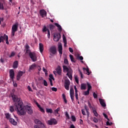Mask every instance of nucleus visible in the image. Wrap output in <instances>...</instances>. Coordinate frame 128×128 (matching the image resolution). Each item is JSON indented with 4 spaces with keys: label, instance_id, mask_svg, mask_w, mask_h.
Returning <instances> with one entry per match:
<instances>
[{
    "label": "nucleus",
    "instance_id": "nucleus-33",
    "mask_svg": "<svg viewBox=\"0 0 128 128\" xmlns=\"http://www.w3.org/2000/svg\"><path fill=\"white\" fill-rule=\"evenodd\" d=\"M66 76H68V78H69L70 80H72V74L67 73Z\"/></svg>",
    "mask_w": 128,
    "mask_h": 128
},
{
    "label": "nucleus",
    "instance_id": "nucleus-2",
    "mask_svg": "<svg viewBox=\"0 0 128 128\" xmlns=\"http://www.w3.org/2000/svg\"><path fill=\"white\" fill-rule=\"evenodd\" d=\"M18 23H16L12 26V36H14V34H16V32H18Z\"/></svg>",
    "mask_w": 128,
    "mask_h": 128
},
{
    "label": "nucleus",
    "instance_id": "nucleus-25",
    "mask_svg": "<svg viewBox=\"0 0 128 128\" xmlns=\"http://www.w3.org/2000/svg\"><path fill=\"white\" fill-rule=\"evenodd\" d=\"M63 42H64V46H66V36H64V35H63Z\"/></svg>",
    "mask_w": 128,
    "mask_h": 128
},
{
    "label": "nucleus",
    "instance_id": "nucleus-19",
    "mask_svg": "<svg viewBox=\"0 0 128 128\" xmlns=\"http://www.w3.org/2000/svg\"><path fill=\"white\" fill-rule=\"evenodd\" d=\"M54 24L57 26V28H58V30H59V32H62V26H60V24L58 23H54Z\"/></svg>",
    "mask_w": 128,
    "mask_h": 128
},
{
    "label": "nucleus",
    "instance_id": "nucleus-3",
    "mask_svg": "<svg viewBox=\"0 0 128 128\" xmlns=\"http://www.w3.org/2000/svg\"><path fill=\"white\" fill-rule=\"evenodd\" d=\"M29 56H30V58L32 62H36L38 57L36 56V52H32V53H30Z\"/></svg>",
    "mask_w": 128,
    "mask_h": 128
},
{
    "label": "nucleus",
    "instance_id": "nucleus-14",
    "mask_svg": "<svg viewBox=\"0 0 128 128\" xmlns=\"http://www.w3.org/2000/svg\"><path fill=\"white\" fill-rule=\"evenodd\" d=\"M12 98L14 102H16L15 104H18V102H20V99L18 100V98L14 95L12 96Z\"/></svg>",
    "mask_w": 128,
    "mask_h": 128
},
{
    "label": "nucleus",
    "instance_id": "nucleus-31",
    "mask_svg": "<svg viewBox=\"0 0 128 128\" xmlns=\"http://www.w3.org/2000/svg\"><path fill=\"white\" fill-rule=\"evenodd\" d=\"M86 84H87V86H88V90H92V86L88 82H87Z\"/></svg>",
    "mask_w": 128,
    "mask_h": 128
},
{
    "label": "nucleus",
    "instance_id": "nucleus-42",
    "mask_svg": "<svg viewBox=\"0 0 128 128\" xmlns=\"http://www.w3.org/2000/svg\"><path fill=\"white\" fill-rule=\"evenodd\" d=\"M48 29H47L46 27L44 26V28L42 29L43 32H46V31L48 32Z\"/></svg>",
    "mask_w": 128,
    "mask_h": 128
},
{
    "label": "nucleus",
    "instance_id": "nucleus-51",
    "mask_svg": "<svg viewBox=\"0 0 128 128\" xmlns=\"http://www.w3.org/2000/svg\"><path fill=\"white\" fill-rule=\"evenodd\" d=\"M40 126V128H46V126H44V124H42L40 125H39Z\"/></svg>",
    "mask_w": 128,
    "mask_h": 128
},
{
    "label": "nucleus",
    "instance_id": "nucleus-36",
    "mask_svg": "<svg viewBox=\"0 0 128 128\" xmlns=\"http://www.w3.org/2000/svg\"><path fill=\"white\" fill-rule=\"evenodd\" d=\"M71 118L72 120V122H76V116H72Z\"/></svg>",
    "mask_w": 128,
    "mask_h": 128
},
{
    "label": "nucleus",
    "instance_id": "nucleus-6",
    "mask_svg": "<svg viewBox=\"0 0 128 128\" xmlns=\"http://www.w3.org/2000/svg\"><path fill=\"white\" fill-rule=\"evenodd\" d=\"M60 40V34L56 33L54 35V42H58Z\"/></svg>",
    "mask_w": 128,
    "mask_h": 128
},
{
    "label": "nucleus",
    "instance_id": "nucleus-60",
    "mask_svg": "<svg viewBox=\"0 0 128 128\" xmlns=\"http://www.w3.org/2000/svg\"><path fill=\"white\" fill-rule=\"evenodd\" d=\"M25 48L26 50H29L28 48H30V46H28V44H26Z\"/></svg>",
    "mask_w": 128,
    "mask_h": 128
},
{
    "label": "nucleus",
    "instance_id": "nucleus-48",
    "mask_svg": "<svg viewBox=\"0 0 128 128\" xmlns=\"http://www.w3.org/2000/svg\"><path fill=\"white\" fill-rule=\"evenodd\" d=\"M106 124V126H112V122L107 121Z\"/></svg>",
    "mask_w": 128,
    "mask_h": 128
},
{
    "label": "nucleus",
    "instance_id": "nucleus-9",
    "mask_svg": "<svg viewBox=\"0 0 128 128\" xmlns=\"http://www.w3.org/2000/svg\"><path fill=\"white\" fill-rule=\"evenodd\" d=\"M70 80H65V84H64V88L66 90H70Z\"/></svg>",
    "mask_w": 128,
    "mask_h": 128
},
{
    "label": "nucleus",
    "instance_id": "nucleus-55",
    "mask_svg": "<svg viewBox=\"0 0 128 128\" xmlns=\"http://www.w3.org/2000/svg\"><path fill=\"white\" fill-rule=\"evenodd\" d=\"M52 92H58V88L54 87L52 88Z\"/></svg>",
    "mask_w": 128,
    "mask_h": 128
},
{
    "label": "nucleus",
    "instance_id": "nucleus-49",
    "mask_svg": "<svg viewBox=\"0 0 128 128\" xmlns=\"http://www.w3.org/2000/svg\"><path fill=\"white\" fill-rule=\"evenodd\" d=\"M93 96L94 98H98V94H96L94 92L93 93Z\"/></svg>",
    "mask_w": 128,
    "mask_h": 128
},
{
    "label": "nucleus",
    "instance_id": "nucleus-34",
    "mask_svg": "<svg viewBox=\"0 0 128 128\" xmlns=\"http://www.w3.org/2000/svg\"><path fill=\"white\" fill-rule=\"evenodd\" d=\"M60 108H58L57 109L54 110V114H58V112H60Z\"/></svg>",
    "mask_w": 128,
    "mask_h": 128
},
{
    "label": "nucleus",
    "instance_id": "nucleus-10",
    "mask_svg": "<svg viewBox=\"0 0 128 128\" xmlns=\"http://www.w3.org/2000/svg\"><path fill=\"white\" fill-rule=\"evenodd\" d=\"M24 74V72L22 71H19L18 72L17 76H16V80H20V78L22 76V75Z\"/></svg>",
    "mask_w": 128,
    "mask_h": 128
},
{
    "label": "nucleus",
    "instance_id": "nucleus-26",
    "mask_svg": "<svg viewBox=\"0 0 128 128\" xmlns=\"http://www.w3.org/2000/svg\"><path fill=\"white\" fill-rule=\"evenodd\" d=\"M35 124H42V122H40V120L38 119H36L35 120Z\"/></svg>",
    "mask_w": 128,
    "mask_h": 128
},
{
    "label": "nucleus",
    "instance_id": "nucleus-23",
    "mask_svg": "<svg viewBox=\"0 0 128 128\" xmlns=\"http://www.w3.org/2000/svg\"><path fill=\"white\" fill-rule=\"evenodd\" d=\"M70 60H71V62H76V60H74V56L70 54Z\"/></svg>",
    "mask_w": 128,
    "mask_h": 128
},
{
    "label": "nucleus",
    "instance_id": "nucleus-37",
    "mask_svg": "<svg viewBox=\"0 0 128 128\" xmlns=\"http://www.w3.org/2000/svg\"><path fill=\"white\" fill-rule=\"evenodd\" d=\"M10 112H14V106H10Z\"/></svg>",
    "mask_w": 128,
    "mask_h": 128
},
{
    "label": "nucleus",
    "instance_id": "nucleus-38",
    "mask_svg": "<svg viewBox=\"0 0 128 128\" xmlns=\"http://www.w3.org/2000/svg\"><path fill=\"white\" fill-rule=\"evenodd\" d=\"M47 32L48 38H50V30H48Z\"/></svg>",
    "mask_w": 128,
    "mask_h": 128
},
{
    "label": "nucleus",
    "instance_id": "nucleus-57",
    "mask_svg": "<svg viewBox=\"0 0 128 128\" xmlns=\"http://www.w3.org/2000/svg\"><path fill=\"white\" fill-rule=\"evenodd\" d=\"M40 112H42L43 114H44V110L42 108H40Z\"/></svg>",
    "mask_w": 128,
    "mask_h": 128
},
{
    "label": "nucleus",
    "instance_id": "nucleus-50",
    "mask_svg": "<svg viewBox=\"0 0 128 128\" xmlns=\"http://www.w3.org/2000/svg\"><path fill=\"white\" fill-rule=\"evenodd\" d=\"M49 78H50V80H54V76L52 74H50L49 75Z\"/></svg>",
    "mask_w": 128,
    "mask_h": 128
},
{
    "label": "nucleus",
    "instance_id": "nucleus-28",
    "mask_svg": "<svg viewBox=\"0 0 128 128\" xmlns=\"http://www.w3.org/2000/svg\"><path fill=\"white\" fill-rule=\"evenodd\" d=\"M70 70L68 69V68L66 66H63V70L64 72H68Z\"/></svg>",
    "mask_w": 128,
    "mask_h": 128
},
{
    "label": "nucleus",
    "instance_id": "nucleus-63",
    "mask_svg": "<svg viewBox=\"0 0 128 128\" xmlns=\"http://www.w3.org/2000/svg\"><path fill=\"white\" fill-rule=\"evenodd\" d=\"M82 112L83 116H86V112L84 110H82Z\"/></svg>",
    "mask_w": 128,
    "mask_h": 128
},
{
    "label": "nucleus",
    "instance_id": "nucleus-20",
    "mask_svg": "<svg viewBox=\"0 0 128 128\" xmlns=\"http://www.w3.org/2000/svg\"><path fill=\"white\" fill-rule=\"evenodd\" d=\"M18 64V61H15L13 64L14 68H17Z\"/></svg>",
    "mask_w": 128,
    "mask_h": 128
},
{
    "label": "nucleus",
    "instance_id": "nucleus-16",
    "mask_svg": "<svg viewBox=\"0 0 128 128\" xmlns=\"http://www.w3.org/2000/svg\"><path fill=\"white\" fill-rule=\"evenodd\" d=\"M10 122L11 124H13V126H16V124H18V122H16V120L12 118L10 119Z\"/></svg>",
    "mask_w": 128,
    "mask_h": 128
},
{
    "label": "nucleus",
    "instance_id": "nucleus-47",
    "mask_svg": "<svg viewBox=\"0 0 128 128\" xmlns=\"http://www.w3.org/2000/svg\"><path fill=\"white\" fill-rule=\"evenodd\" d=\"M74 78H75V80H76V84H78V76H76L74 77Z\"/></svg>",
    "mask_w": 128,
    "mask_h": 128
},
{
    "label": "nucleus",
    "instance_id": "nucleus-35",
    "mask_svg": "<svg viewBox=\"0 0 128 128\" xmlns=\"http://www.w3.org/2000/svg\"><path fill=\"white\" fill-rule=\"evenodd\" d=\"M84 96H88L90 94V90H87L85 91L84 93Z\"/></svg>",
    "mask_w": 128,
    "mask_h": 128
},
{
    "label": "nucleus",
    "instance_id": "nucleus-5",
    "mask_svg": "<svg viewBox=\"0 0 128 128\" xmlns=\"http://www.w3.org/2000/svg\"><path fill=\"white\" fill-rule=\"evenodd\" d=\"M74 88H70V96L72 100V102H74Z\"/></svg>",
    "mask_w": 128,
    "mask_h": 128
},
{
    "label": "nucleus",
    "instance_id": "nucleus-4",
    "mask_svg": "<svg viewBox=\"0 0 128 128\" xmlns=\"http://www.w3.org/2000/svg\"><path fill=\"white\" fill-rule=\"evenodd\" d=\"M48 123L50 126L56 125L58 124V121L55 118H51L48 121Z\"/></svg>",
    "mask_w": 128,
    "mask_h": 128
},
{
    "label": "nucleus",
    "instance_id": "nucleus-44",
    "mask_svg": "<svg viewBox=\"0 0 128 128\" xmlns=\"http://www.w3.org/2000/svg\"><path fill=\"white\" fill-rule=\"evenodd\" d=\"M103 116L105 118H106V120H110V119H108V115H106V114L104 113Z\"/></svg>",
    "mask_w": 128,
    "mask_h": 128
},
{
    "label": "nucleus",
    "instance_id": "nucleus-21",
    "mask_svg": "<svg viewBox=\"0 0 128 128\" xmlns=\"http://www.w3.org/2000/svg\"><path fill=\"white\" fill-rule=\"evenodd\" d=\"M92 112L95 116H98V114L96 110V108H92Z\"/></svg>",
    "mask_w": 128,
    "mask_h": 128
},
{
    "label": "nucleus",
    "instance_id": "nucleus-22",
    "mask_svg": "<svg viewBox=\"0 0 128 128\" xmlns=\"http://www.w3.org/2000/svg\"><path fill=\"white\" fill-rule=\"evenodd\" d=\"M4 116H6V118L7 120H10V113H5Z\"/></svg>",
    "mask_w": 128,
    "mask_h": 128
},
{
    "label": "nucleus",
    "instance_id": "nucleus-11",
    "mask_svg": "<svg viewBox=\"0 0 128 128\" xmlns=\"http://www.w3.org/2000/svg\"><path fill=\"white\" fill-rule=\"evenodd\" d=\"M40 16L42 18H44V16H46V11L44 10H42L40 11Z\"/></svg>",
    "mask_w": 128,
    "mask_h": 128
},
{
    "label": "nucleus",
    "instance_id": "nucleus-43",
    "mask_svg": "<svg viewBox=\"0 0 128 128\" xmlns=\"http://www.w3.org/2000/svg\"><path fill=\"white\" fill-rule=\"evenodd\" d=\"M65 116L68 120H70V116L68 115V112H66Z\"/></svg>",
    "mask_w": 128,
    "mask_h": 128
},
{
    "label": "nucleus",
    "instance_id": "nucleus-7",
    "mask_svg": "<svg viewBox=\"0 0 128 128\" xmlns=\"http://www.w3.org/2000/svg\"><path fill=\"white\" fill-rule=\"evenodd\" d=\"M10 78H11L12 82H14V71L12 69L10 70Z\"/></svg>",
    "mask_w": 128,
    "mask_h": 128
},
{
    "label": "nucleus",
    "instance_id": "nucleus-58",
    "mask_svg": "<svg viewBox=\"0 0 128 128\" xmlns=\"http://www.w3.org/2000/svg\"><path fill=\"white\" fill-rule=\"evenodd\" d=\"M49 80L50 84V86H52L54 85L52 84V80L49 78Z\"/></svg>",
    "mask_w": 128,
    "mask_h": 128
},
{
    "label": "nucleus",
    "instance_id": "nucleus-40",
    "mask_svg": "<svg viewBox=\"0 0 128 128\" xmlns=\"http://www.w3.org/2000/svg\"><path fill=\"white\" fill-rule=\"evenodd\" d=\"M78 72H80V76L81 78H84L82 72V71L80 70H78Z\"/></svg>",
    "mask_w": 128,
    "mask_h": 128
},
{
    "label": "nucleus",
    "instance_id": "nucleus-56",
    "mask_svg": "<svg viewBox=\"0 0 128 128\" xmlns=\"http://www.w3.org/2000/svg\"><path fill=\"white\" fill-rule=\"evenodd\" d=\"M27 88L29 90V92H32V88H30V86H28Z\"/></svg>",
    "mask_w": 128,
    "mask_h": 128
},
{
    "label": "nucleus",
    "instance_id": "nucleus-13",
    "mask_svg": "<svg viewBox=\"0 0 128 128\" xmlns=\"http://www.w3.org/2000/svg\"><path fill=\"white\" fill-rule=\"evenodd\" d=\"M56 72H57L58 76H62V68L60 66H58L56 68Z\"/></svg>",
    "mask_w": 128,
    "mask_h": 128
},
{
    "label": "nucleus",
    "instance_id": "nucleus-39",
    "mask_svg": "<svg viewBox=\"0 0 128 128\" xmlns=\"http://www.w3.org/2000/svg\"><path fill=\"white\" fill-rule=\"evenodd\" d=\"M16 53L14 52H12L10 55L9 56V58H12L14 56Z\"/></svg>",
    "mask_w": 128,
    "mask_h": 128
},
{
    "label": "nucleus",
    "instance_id": "nucleus-30",
    "mask_svg": "<svg viewBox=\"0 0 128 128\" xmlns=\"http://www.w3.org/2000/svg\"><path fill=\"white\" fill-rule=\"evenodd\" d=\"M49 28L50 30H52L54 28H56V26L54 25H52V24H50Z\"/></svg>",
    "mask_w": 128,
    "mask_h": 128
},
{
    "label": "nucleus",
    "instance_id": "nucleus-52",
    "mask_svg": "<svg viewBox=\"0 0 128 128\" xmlns=\"http://www.w3.org/2000/svg\"><path fill=\"white\" fill-rule=\"evenodd\" d=\"M44 84L45 86H48V82L46 80H44Z\"/></svg>",
    "mask_w": 128,
    "mask_h": 128
},
{
    "label": "nucleus",
    "instance_id": "nucleus-59",
    "mask_svg": "<svg viewBox=\"0 0 128 128\" xmlns=\"http://www.w3.org/2000/svg\"><path fill=\"white\" fill-rule=\"evenodd\" d=\"M93 120H94V122H98V118H93Z\"/></svg>",
    "mask_w": 128,
    "mask_h": 128
},
{
    "label": "nucleus",
    "instance_id": "nucleus-53",
    "mask_svg": "<svg viewBox=\"0 0 128 128\" xmlns=\"http://www.w3.org/2000/svg\"><path fill=\"white\" fill-rule=\"evenodd\" d=\"M64 64H68V59L64 60Z\"/></svg>",
    "mask_w": 128,
    "mask_h": 128
},
{
    "label": "nucleus",
    "instance_id": "nucleus-45",
    "mask_svg": "<svg viewBox=\"0 0 128 128\" xmlns=\"http://www.w3.org/2000/svg\"><path fill=\"white\" fill-rule=\"evenodd\" d=\"M36 66V65L34 64H32L30 67V70H34V67Z\"/></svg>",
    "mask_w": 128,
    "mask_h": 128
},
{
    "label": "nucleus",
    "instance_id": "nucleus-1",
    "mask_svg": "<svg viewBox=\"0 0 128 128\" xmlns=\"http://www.w3.org/2000/svg\"><path fill=\"white\" fill-rule=\"evenodd\" d=\"M14 106L18 116H24L26 114V112L28 114H32L34 112L32 106H28V105L24 106V103L22 101H18L17 103L14 104Z\"/></svg>",
    "mask_w": 128,
    "mask_h": 128
},
{
    "label": "nucleus",
    "instance_id": "nucleus-24",
    "mask_svg": "<svg viewBox=\"0 0 128 128\" xmlns=\"http://www.w3.org/2000/svg\"><path fill=\"white\" fill-rule=\"evenodd\" d=\"M83 70H86V72H87V74L88 76H90V68H84Z\"/></svg>",
    "mask_w": 128,
    "mask_h": 128
},
{
    "label": "nucleus",
    "instance_id": "nucleus-41",
    "mask_svg": "<svg viewBox=\"0 0 128 128\" xmlns=\"http://www.w3.org/2000/svg\"><path fill=\"white\" fill-rule=\"evenodd\" d=\"M0 10H4V4H2V3H0Z\"/></svg>",
    "mask_w": 128,
    "mask_h": 128
},
{
    "label": "nucleus",
    "instance_id": "nucleus-12",
    "mask_svg": "<svg viewBox=\"0 0 128 128\" xmlns=\"http://www.w3.org/2000/svg\"><path fill=\"white\" fill-rule=\"evenodd\" d=\"M99 102H100V104H101L103 108H105V106H106V102H104V100L100 98Z\"/></svg>",
    "mask_w": 128,
    "mask_h": 128
},
{
    "label": "nucleus",
    "instance_id": "nucleus-64",
    "mask_svg": "<svg viewBox=\"0 0 128 128\" xmlns=\"http://www.w3.org/2000/svg\"><path fill=\"white\" fill-rule=\"evenodd\" d=\"M70 128H76V126L74 124H72L70 126Z\"/></svg>",
    "mask_w": 128,
    "mask_h": 128
},
{
    "label": "nucleus",
    "instance_id": "nucleus-27",
    "mask_svg": "<svg viewBox=\"0 0 128 128\" xmlns=\"http://www.w3.org/2000/svg\"><path fill=\"white\" fill-rule=\"evenodd\" d=\"M46 112L48 114H52V108H46Z\"/></svg>",
    "mask_w": 128,
    "mask_h": 128
},
{
    "label": "nucleus",
    "instance_id": "nucleus-15",
    "mask_svg": "<svg viewBox=\"0 0 128 128\" xmlns=\"http://www.w3.org/2000/svg\"><path fill=\"white\" fill-rule=\"evenodd\" d=\"M58 50L60 56H62V45L61 44H59L58 46Z\"/></svg>",
    "mask_w": 128,
    "mask_h": 128
},
{
    "label": "nucleus",
    "instance_id": "nucleus-62",
    "mask_svg": "<svg viewBox=\"0 0 128 128\" xmlns=\"http://www.w3.org/2000/svg\"><path fill=\"white\" fill-rule=\"evenodd\" d=\"M76 100H78V94H75Z\"/></svg>",
    "mask_w": 128,
    "mask_h": 128
},
{
    "label": "nucleus",
    "instance_id": "nucleus-46",
    "mask_svg": "<svg viewBox=\"0 0 128 128\" xmlns=\"http://www.w3.org/2000/svg\"><path fill=\"white\" fill-rule=\"evenodd\" d=\"M77 58L78 60H84V57H82V56H77Z\"/></svg>",
    "mask_w": 128,
    "mask_h": 128
},
{
    "label": "nucleus",
    "instance_id": "nucleus-61",
    "mask_svg": "<svg viewBox=\"0 0 128 128\" xmlns=\"http://www.w3.org/2000/svg\"><path fill=\"white\" fill-rule=\"evenodd\" d=\"M69 51L70 52H74V50H72V48H69Z\"/></svg>",
    "mask_w": 128,
    "mask_h": 128
},
{
    "label": "nucleus",
    "instance_id": "nucleus-32",
    "mask_svg": "<svg viewBox=\"0 0 128 128\" xmlns=\"http://www.w3.org/2000/svg\"><path fill=\"white\" fill-rule=\"evenodd\" d=\"M86 84H81V90H86Z\"/></svg>",
    "mask_w": 128,
    "mask_h": 128
},
{
    "label": "nucleus",
    "instance_id": "nucleus-17",
    "mask_svg": "<svg viewBox=\"0 0 128 128\" xmlns=\"http://www.w3.org/2000/svg\"><path fill=\"white\" fill-rule=\"evenodd\" d=\"M39 48L40 50V52H44V44L42 43L39 44Z\"/></svg>",
    "mask_w": 128,
    "mask_h": 128
},
{
    "label": "nucleus",
    "instance_id": "nucleus-8",
    "mask_svg": "<svg viewBox=\"0 0 128 128\" xmlns=\"http://www.w3.org/2000/svg\"><path fill=\"white\" fill-rule=\"evenodd\" d=\"M50 52L52 54H56V46H52L50 48Z\"/></svg>",
    "mask_w": 128,
    "mask_h": 128
},
{
    "label": "nucleus",
    "instance_id": "nucleus-29",
    "mask_svg": "<svg viewBox=\"0 0 128 128\" xmlns=\"http://www.w3.org/2000/svg\"><path fill=\"white\" fill-rule=\"evenodd\" d=\"M5 40L6 44H10V42H8V35H5Z\"/></svg>",
    "mask_w": 128,
    "mask_h": 128
},
{
    "label": "nucleus",
    "instance_id": "nucleus-18",
    "mask_svg": "<svg viewBox=\"0 0 128 128\" xmlns=\"http://www.w3.org/2000/svg\"><path fill=\"white\" fill-rule=\"evenodd\" d=\"M6 34H4V36H0V43L4 42V40H6Z\"/></svg>",
    "mask_w": 128,
    "mask_h": 128
},
{
    "label": "nucleus",
    "instance_id": "nucleus-54",
    "mask_svg": "<svg viewBox=\"0 0 128 128\" xmlns=\"http://www.w3.org/2000/svg\"><path fill=\"white\" fill-rule=\"evenodd\" d=\"M30 53H32V52H30V49H27L26 50V54H28L29 56H30Z\"/></svg>",
    "mask_w": 128,
    "mask_h": 128
}]
</instances>
